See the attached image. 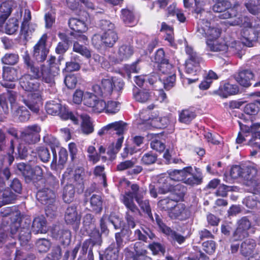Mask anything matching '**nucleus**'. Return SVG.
<instances>
[{
  "instance_id": "1",
  "label": "nucleus",
  "mask_w": 260,
  "mask_h": 260,
  "mask_svg": "<svg viewBox=\"0 0 260 260\" xmlns=\"http://www.w3.org/2000/svg\"><path fill=\"white\" fill-rule=\"evenodd\" d=\"M99 80L101 81V86L94 85L92 87L93 91L96 94L105 98L111 96L112 99L119 96V92L124 86L122 80H114L113 77L106 72L101 73Z\"/></svg>"
},
{
  "instance_id": "2",
  "label": "nucleus",
  "mask_w": 260,
  "mask_h": 260,
  "mask_svg": "<svg viewBox=\"0 0 260 260\" xmlns=\"http://www.w3.org/2000/svg\"><path fill=\"white\" fill-rule=\"evenodd\" d=\"M100 27L104 31L102 35L95 34L92 38V44L99 50H105L106 47H112L118 39L114 23L108 20H101Z\"/></svg>"
},
{
  "instance_id": "3",
  "label": "nucleus",
  "mask_w": 260,
  "mask_h": 260,
  "mask_svg": "<svg viewBox=\"0 0 260 260\" xmlns=\"http://www.w3.org/2000/svg\"><path fill=\"white\" fill-rule=\"evenodd\" d=\"M95 219L91 214H86L83 218V225L87 232L93 230L90 233V238L83 243L81 253L82 255L88 252V260H93L92 248L95 246H100L102 243L101 235L99 230L94 229Z\"/></svg>"
},
{
  "instance_id": "4",
  "label": "nucleus",
  "mask_w": 260,
  "mask_h": 260,
  "mask_svg": "<svg viewBox=\"0 0 260 260\" xmlns=\"http://www.w3.org/2000/svg\"><path fill=\"white\" fill-rule=\"evenodd\" d=\"M231 25H240L244 28L241 32L242 43L247 47H252L253 42H255L258 37L257 31L251 27L249 19L247 17L239 15L233 20L229 22Z\"/></svg>"
},
{
  "instance_id": "5",
  "label": "nucleus",
  "mask_w": 260,
  "mask_h": 260,
  "mask_svg": "<svg viewBox=\"0 0 260 260\" xmlns=\"http://www.w3.org/2000/svg\"><path fill=\"white\" fill-rule=\"evenodd\" d=\"M242 178L248 191H260V168L255 164L243 166Z\"/></svg>"
},
{
  "instance_id": "6",
  "label": "nucleus",
  "mask_w": 260,
  "mask_h": 260,
  "mask_svg": "<svg viewBox=\"0 0 260 260\" xmlns=\"http://www.w3.org/2000/svg\"><path fill=\"white\" fill-rule=\"evenodd\" d=\"M185 53L187 58L185 62V72L191 75H197L201 71L200 64L203 58L191 47L186 46Z\"/></svg>"
},
{
  "instance_id": "7",
  "label": "nucleus",
  "mask_w": 260,
  "mask_h": 260,
  "mask_svg": "<svg viewBox=\"0 0 260 260\" xmlns=\"http://www.w3.org/2000/svg\"><path fill=\"white\" fill-rule=\"evenodd\" d=\"M221 29L218 27L211 25L207 20L200 18L198 22L197 35L199 37L206 38V41H215L220 37Z\"/></svg>"
},
{
  "instance_id": "8",
  "label": "nucleus",
  "mask_w": 260,
  "mask_h": 260,
  "mask_svg": "<svg viewBox=\"0 0 260 260\" xmlns=\"http://www.w3.org/2000/svg\"><path fill=\"white\" fill-rule=\"evenodd\" d=\"M47 113L52 115H59L63 119H71L74 123L78 122V118L71 112H69L59 102L55 101L48 102L46 104Z\"/></svg>"
},
{
  "instance_id": "9",
  "label": "nucleus",
  "mask_w": 260,
  "mask_h": 260,
  "mask_svg": "<svg viewBox=\"0 0 260 260\" xmlns=\"http://www.w3.org/2000/svg\"><path fill=\"white\" fill-rule=\"evenodd\" d=\"M36 197L42 204L48 205L45 209L47 216H49V214H51L50 210L53 212L55 211L56 208L53 205L56 199L55 190L47 187H44L37 192Z\"/></svg>"
},
{
  "instance_id": "10",
  "label": "nucleus",
  "mask_w": 260,
  "mask_h": 260,
  "mask_svg": "<svg viewBox=\"0 0 260 260\" xmlns=\"http://www.w3.org/2000/svg\"><path fill=\"white\" fill-rule=\"evenodd\" d=\"M207 48L208 50L213 52H219L224 53L229 51L232 53L236 54L240 50V43L234 41L231 43V46H229L224 40H216L215 41H206Z\"/></svg>"
},
{
  "instance_id": "11",
  "label": "nucleus",
  "mask_w": 260,
  "mask_h": 260,
  "mask_svg": "<svg viewBox=\"0 0 260 260\" xmlns=\"http://www.w3.org/2000/svg\"><path fill=\"white\" fill-rule=\"evenodd\" d=\"M230 4L225 0L218 1L212 7L213 11L219 14L218 17L220 19H231L233 20L239 16L234 8H229Z\"/></svg>"
},
{
  "instance_id": "12",
  "label": "nucleus",
  "mask_w": 260,
  "mask_h": 260,
  "mask_svg": "<svg viewBox=\"0 0 260 260\" xmlns=\"http://www.w3.org/2000/svg\"><path fill=\"white\" fill-rule=\"evenodd\" d=\"M21 101L32 112L38 113L42 106V98L40 91L28 93L21 96Z\"/></svg>"
},
{
  "instance_id": "13",
  "label": "nucleus",
  "mask_w": 260,
  "mask_h": 260,
  "mask_svg": "<svg viewBox=\"0 0 260 260\" xmlns=\"http://www.w3.org/2000/svg\"><path fill=\"white\" fill-rule=\"evenodd\" d=\"M41 131V127L37 124L28 126L21 132V139L28 144H36L40 140Z\"/></svg>"
},
{
  "instance_id": "14",
  "label": "nucleus",
  "mask_w": 260,
  "mask_h": 260,
  "mask_svg": "<svg viewBox=\"0 0 260 260\" xmlns=\"http://www.w3.org/2000/svg\"><path fill=\"white\" fill-rule=\"evenodd\" d=\"M155 219L159 230L173 241L177 242L179 244H181L185 241V237L175 231H173L170 227L167 226L163 222L161 217L157 214H155Z\"/></svg>"
},
{
  "instance_id": "15",
  "label": "nucleus",
  "mask_w": 260,
  "mask_h": 260,
  "mask_svg": "<svg viewBox=\"0 0 260 260\" xmlns=\"http://www.w3.org/2000/svg\"><path fill=\"white\" fill-rule=\"evenodd\" d=\"M18 78V71L14 68L4 67L3 69V78L1 85L9 89H13L15 87L14 81Z\"/></svg>"
},
{
  "instance_id": "16",
  "label": "nucleus",
  "mask_w": 260,
  "mask_h": 260,
  "mask_svg": "<svg viewBox=\"0 0 260 260\" xmlns=\"http://www.w3.org/2000/svg\"><path fill=\"white\" fill-rule=\"evenodd\" d=\"M47 36L43 35L34 47L33 56L38 62L46 60L49 53L46 47Z\"/></svg>"
},
{
  "instance_id": "17",
  "label": "nucleus",
  "mask_w": 260,
  "mask_h": 260,
  "mask_svg": "<svg viewBox=\"0 0 260 260\" xmlns=\"http://www.w3.org/2000/svg\"><path fill=\"white\" fill-rule=\"evenodd\" d=\"M17 92L13 90H8L0 97V109H2L5 114H8L9 111L8 103L10 104L11 110L16 105Z\"/></svg>"
},
{
  "instance_id": "18",
  "label": "nucleus",
  "mask_w": 260,
  "mask_h": 260,
  "mask_svg": "<svg viewBox=\"0 0 260 260\" xmlns=\"http://www.w3.org/2000/svg\"><path fill=\"white\" fill-rule=\"evenodd\" d=\"M193 172L191 167H186V175H185V183L190 185H198L203 181V175L199 168H195Z\"/></svg>"
},
{
  "instance_id": "19",
  "label": "nucleus",
  "mask_w": 260,
  "mask_h": 260,
  "mask_svg": "<svg viewBox=\"0 0 260 260\" xmlns=\"http://www.w3.org/2000/svg\"><path fill=\"white\" fill-rule=\"evenodd\" d=\"M36 80V79L31 77L30 74H26L20 78L19 84L22 89L25 91H39L40 83Z\"/></svg>"
},
{
  "instance_id": "20",
  "label": "nucleus",
  "mask_w": 260,
  "mask_h": 260,
  "mask_svg": "<svg viewBox=\"0 0 260 260\" xmlns=\"http://www.w3.org/2000/svg\"><path fill=\"white\" fill-rule=\"evenodd\" d=\"M126 125L127 124L122 121L113 122L101 129L98 132V134L102 136L108 132L111 134L115 132V133L118 135H122L126 129Z\"/></svg>"
},
{
  "instance_id": "21",
  "label": "nucleus",
  "mask_w": 260,
  "mask_h": 260,
  "mask_svg": "<svg viewBox=\"0 0 260 260\" xmlns=\"http://www.w3.org/2000/svg\"><path fill=\"white\" fill-rule=\"evenodd\" d=\"M30 19V11L28 9H25L24 10L23 21L21 26L20 32L21 35L26 40L30 37V36L31 35L35 30V26L29 23V21Z\"/></svg>"
},
{
  "instance_id": "22",
  "label": "nucleus",
  "mask_w": 260,
  "mask_h": 260,
  "mask_svg": "<svg viewBox=\"0 0 260 260\" xmlns=\"http://www.w3.org/2000/svg\"><path fill=\"white\" fill-rule=\"evenodd\" d=\"M64 219L68 224H75L74 227L75 230L79 229L81 215L78 213L76 206L72 205L67 208L65 213Z\"/></svg>"
},
{
  "instance_id": "23",
  "label": "nucleus",
  "mask_w": 260,
  "mask_h": 260,
  "mask_svg": "<svg viewBox=\"0 0 260 260\" xmlns=\"http://www.w3.org/2000/svg\"><path fill=\"white\" fill-rule=\"evenodd\" d=\"M75 115L78 118V122L74 123L75 124H78L79 120L81 121V131L82 133L85 135H89L93 133L94 131V126L90 117L88 115L76 113Z\"/></svg>"
},
{
  "instance_id": "24",
  "label": "nucleus",
  "mask_w": 260,
  "mask_h": 260,
  "mask_svg": "<svg viewBox=\"0 0 260 260\" xmlns=\"http://www.w3.org/2000/svg\"><path fill=\"white\" fill-rule=\"evenodd\" d=\"M254 74L250 70H242L235 75L237 82L241 86L248 87L251 84V80L253 79Z\"/></svg>"
},
{
  "instance_id": "25",
  "label": "nucleus",
  "mask_w": 260,
  "mask_h": 260,
  "mask_svg": "<svg viewBox=\"0 0 260 260\" xmlns=\"http://www.w3.org/2000/svg\"><path fill=\"white\" fill-rule=\"evenodd\" d=\"M171 218L184 220L190 216V211L183 204H176L173 210L170 212Z\"/></svg>"
},
{
  "instance_id": "26",
  "label": "nucleus",
  "mask_w": 260,
  "mask_h": 260,
  "mask_svg": "<svg viewBox=\"0 0 260 260\" xmlns=\"http://www.w3.org/2000/svg\"><path fill=\"white\" fill-rule=\"evenodd\" d=\"M31 223V220L28 216H24L22 218L20 216L19 219H14V221L12 222L10 225V234L11 235H15L19 228H27L30 229V225Z\"/></svg>"
},
{
  "instance_id": "27",
  "label": "nucleus",
  "mask_w": 260,
  "mask_h": 260,
  "mask_svg": "<svg viewBox=\"0 0 260 260\" xmlns=\"http://www.w3.org/2000/svg\"><path fill=\"white\" fill-rule=\"evenodd\" d=\"M14 5L13 0H7L0 4V26L11 14Z\"/></svg>"
},
{
  "instance_id": "28",
  "label": "nucleus",
  "mask_w": 260,
  "mask_h": 260,
  "mask_svg": "<svg viewBox=\"0 0 260 260\" xmlns=\"http://www.w3.org/2000/svg\"><path fill=\"white\" fill-rule=\"evenodd\" d=\"M54 238L58 240L63 245H68L71 240V233L67 229H59L56 227L53 232Z\"/></svg>"
},
{
  "instance_id": "29",
  "label": "nucleus",
  "mask_w": 260,
  "mask_h": 260,
  "mask_svg": "<svg viewBox=\"0 0 260 260\" xmlns=\"http://www.w3.org/2000/svg\"><path fill=\"white\" fill-rule=\"evenodd\" d=\"M147 189L146 188L140 187L137 184H133L131 186V190L126 192L123 196H126L132 198L133 200L135 199L136 201H138L140 199H143L146 194Z\"/></svg>"
},
{
  "instance_id": "30",
  "label": "nucleus",
  "mask_w": 260,
  "mask_h": 260,
  "mask_svg": "<svg viewBox=\"0 0 260 260\" xmlns=\"http://www.w3.org/2000/svg\"><path fill=\"white\" fill-rule=\"evenodd\" d=\"M32 232L37 234L45 233L47 232L46 221L43 216H38L34 218L31 226Z\"/></svg>"
},
{
  "instance_id": "31",
  "label": "nucleus",
  "mask_w": 260,
  "mask_h": 260,
  "mask_svg": "<svg viewBox=\"0 0 260 260\" xmlns=\"http://www.w3.org/2000/svg\"><path fill=\"white\" fill-rule=\"evenodd\" d=\"M13 118L20 122H25L30 118V112L23 106H19L15 110H12Z\"/></svg>"
},
{
  "instance_id": "32",
  "label": "nucleus",
  "mask_w": 260,
  "mask_h": 260,
  "mask_svg": "<svg viewBox=\"0 0 260 260\" xmlns=\"http://www.w3.org/2000/svg\"><path fill=\"white\" fill-rule=\"evenodd\" d=\"M44 66L41 69V77L43 80L47 83L52 85L54 83V77L58 74L59 68H55L53 70L51 69H44Z\"/></svg>"
},
{
  "instance_id": "33",
  "label": "nucleus",
  "mask_w": 260,
  "mask_h": 260,
  "mask_svg": "<svg viewBox=\"0 0 260 260\" xmlns=\"http://www.w3.org/2000/svg\"><path fill=\"white\" fill-rule=\"evenodd\" d=\"M170 179L167 178L162 182V184L158 187V193L160 194H166L171 192L177 189H182V191L185 190V187L181 185H177L175 186L171 185L170 183Z\"/></svg>"
},
{
  "instance_id": "34",
  "label": "nucleus",
  "mask_w": 260,
  "mask_h": 260,
  "mask_svg": "<svg viewBox=\"0 0 260 260\" xmlns=\"http://www.w3.org/2000/svg\"><path fill=\"white\" fill-rule=\"evenodd\" d=\"M11 236L13 238L18 237L21 245L24 246L30 239V230L27 228H19L17 233L14 235H11Z\"/></svg>"
},
{
  "instance_id": "35",
  "label": "nucleus",
  "mask_w": 260,
  "mask_h": 260,
  "mask_svg": "<svg viewBox=\"0 0 260 260\" xmlns=\"http://www.w3.org/2000/svg\"><path fill=\"white\" fill-rule=\"evenodd\" d=\"M134 53V49L129 45H122L119 47L117 56L120 61H123L129 58Z\"/></svg>"
},
{
  "instance_id": "36",
  "label": "nucleus",
  "mask_w": 260,
  "mask_h": 260,
  "mask_svg": "<svg viewBox=\"0 0 260 260\" xmlns=\"http://www.w3.org/2000/svg\"><path fill=\"white\" fill-rule=\"evenodd\" d=\"M68 24L71 29L78 32H84L87 30L85 22L83 20L78 18H72L70 19Z\"/></svg>"
},
{
  "instance_id": "37",
  "label": "nucleus",
  "mask_w": 260,
  "mask_h": 260,
  "mask_svg": "<svg viewBox=\"0 0 260 260\" xmlns=\"http://www.w3.org/2000/svg\"><path fill=\"white\" fill-rule=\"evenodd\" d=\"M256 244L253 239H248L243 241L241 245V252L245 256H250L253 253Z\"/></svg>"
},
{
  "instance_id": "38",
  "label": "nucleus",
  "mask_w": 260,
  "mask_h": 260,
  "mask_svg": "<svg viewBox=\"0 0 260 260\" xmlns=\"http://www.w3.org/2000/svg\"><path fill=\"white\" fill-rule=\"evenodd\" d=\"M259 191H250L252 194L246 198L244 201V203L248 208L253 209L258 204H260V194L257 193Z\"/></svg>"
},
{
  "instance_id": "39",
  "label": "nucleus",
  "mask_w": 260,
  "mask_h": 260,
  "mask_svg": "<svg viewBox=\"0 0 260 260\" xmlns=\"http://www.w3.org/2000/svg\"><path fill=\"white\" fill-rule=\"evenodd\" d=\"M186 172V167L182 170H174L168 172L169 175L168 178L170 180L175 181H182L185 183V175Z\"/></svg>"
},
{
  "instance_id": "40",
  "label": "nucleus",
  "mask_w": 260,
  "mask_h": 260,
  "mask_svg": "<svg viewBox=\"0 0 260 260\" xmlns=\"http://www.w3.org/2000/svg\"><path fill=\"white\" fill-rule=\"evenodd\" d=\"M16 194L11 191L9 187L5 189L3 191L2 198H1L0 203L2 204L1 206L14 203L16 199Z\"/></svg>"
},
{
  "instance_id": "41",
  "label": "nucleus",
  "mask_w": 260,
  "mask_h": 260,
  "mask_svg": "<svg viewBox=\"0 0 260 260\" xmlns=\"http://www.w3.org/2000/svg\"><path fill=\"white\" fill-rule=\"evenodd\" d=\"M119 250L115 244H111L105 251L104 258L106 260H118Z\"/></svg>"
},
{
  "instance_id": "42",
  "label": "nucleus",
  "mask_w": 260,
  "mask_h": 260,
  "mask_svg": "<svg viewBox=\"0 0 260 260\" xmlns=\"http://www.w3.org/2000/svg\"><path fill=\"white\" fill-rule=\"evenodd\" d=\"M121 201L127 208L126 212H131V213H140V211L134 202L132 198L126 196H122Z\"/></svg>"
},
{
  "instance_id": "43",
  "label": "nucleus",
  "mask_w": 260,
  "mask_h": 260,
  "mask_svg": "<svg viewBox=\"0 0 260 260\" xmlns=\"http://www.w3.org/2000/svg\"><path fill=\"white\" fill-rule=\"evenodd\" d=\"M1 215L2 217L11 216L12 220L14 221V219H19L20 218V212L16 210L14 207H6L1 209L0 211Z\"/></svg>"
},
{
  "instance_id": "44",
  "label": "nucleus",
  "mask_w": 260,
  "mask_h": 260,
  "mask_svg": "<svg viewBox=\"0 0 260 260\" xmlns=\"http://www.w3.org/2000/svg\"><path fill=\"white\" fill-rule=\"evenodd\" d=\"M176 204L177 203L174 200L167 198L159 200L157 205L161 210L171 212Z\"/></svg>"
},
{
  "instance_id": "45",
  "label": "nucleus",
  "mask_w": 260,
  "mask_h": 260,
  "mask_svg": "<svg viewBox=\"0 0 260 260\" xmlns=\"http://www.w3.org/2000/svg\"><path fill=\"white\" fill-rule=\"evenodd\" d=\"M75 190L74 186L72 184L66 185L62 193V199L66 203H71L74 199Z\"/></svg>"
},
{
  "instance_id": "46",
  "label": "nucleus",
  "mask_w": 260,
  "mask_h": 260,
  "mask_svg": "<svg viewBox=\"0 0 260 260\" xmlns=\"http://www.w3.org/2000/svg\"><path fill=\"white\" fill-rule=\"evenodd\" d=\"M90 210L95 213H99L102 210V201L100 196L93 194L90 199Z\"/></svg>"
},
{
  "instance_id": "47",
  "label": "nucleus",
  "mask_w": 260,
  "mask_h": 260,
  "mask_svg": "<svg viewBox=\"0 0 260 260\" xmlns=\"http://www.w3.org/2000/svg\"><path fill=\"white\" fill-rule=\"evenodd\" d=\"M196 116L195 113L190 110H183L179 113V120L181 123L188 124L196 117Z\"/></svg>"
},
{
  "instance_id": "48",
  "label": "nucleus",
  "mask_w": 260,
  "mask_h": 260,
  "mask_svg": "<svg viewBox=\"0 0 260 260\" xmlns=\"http://www.w3.org/2000/svg\"><path fill=\"white\" fill-rule=\"evenodd\" d=\"M19 24L16 18L10 19L5 26V32L9 35L14 34L18 29Z\"/></svg>"
},
{
  "instance_id": "49",
  "label": "nucleus",
  "mask_w": 260,
  "mask_h": 260,
  "mask_svg": "<svg viewBox=\"0 0 260 260\" xmlns=\"http://www.w3.org/2000/svg\"><path fill=\"white\" fill-rule=\"evenodd\" d=\"M158 69L159 71L164 74L171 75L175 74L174 68L173 65L169 62L168 59L158 64Z\"/></svg>"
},
{
  "instance_id": "50",
  "label": "nucleus",
  "mask_w": 260,
  "mask_h": 260,
  "mask_svg": "<svg viewBox=\"0 0 260 260\" xmlns=\"http://www.w3.org/2000/svg\"><path fill=\"white\" fill-rule=\"evenodd\" d=\"M244 111L248 115H255L260 111V101L247 104L244 107Z\"/></svg>"
},
{
  "instance_id": "51",
  "label": "nucleus",
  "mask_w": 260,
  "mask_h": 260,
  "mask_svg": "<svg viewBox=\"0 0 260 260\" xmlns=\"http://www.w3.org/2000/svg\"><path fill=\"white\" fill-rule=\"evenodd\" d=\"M83 3L88 8L94 9L93 4L88 0H66L68 7L72 10H75L78 8L79 2Z\"/></svg>"
},
{
  "instance_id": "52",
  "label": "nucleus",
  "mask_w": 260,
  "mask_h": 260,
  "mask_svg": "<svg viewBox=\"0 0 260 260\" xmlns=\"http://www.w3.org/2000/svg\"><path fill=\"white\" fill-rule=\"evenodd\" d=\"M36 247L40 252H46L50 249L51 243L45 238H40L36 242Z\"/></svg>"
},
{
  "instance_id": "53",
  "label": "nucleus",
  "mask_w": 260,
  "mask_h": 260,
  "mask_svg": "<svg viewBox=\"0 0 260 260\" xmlns=\"http://www.w3.org/2000/svg\"><path fill=\"white\" fill-rule=\"evenodd\" d=\"M45 183V187H49L55 190L59 187L58 180L50 173L47 174Z\"/></svg>"
},
{
  "instance_id": "54",
  "label": "nucleus",
  "mask_w": 260,
  "mask_h": 260,
  "mask_svg": "<svg viewBox=\"0 0 260 260\" xmlns=\"http://www.w3.org/2000/svg\"><path fill=\"white\" fill-rule=\"evenodd\" d=\"M245 5L252 14L256 15L260 11V0H249Z\"/></svg>"
},
{
  "instance_id": "55",
  "label": "nucleus",
  "mask_w": 260,
  "mask_h": 260,
  "mask_svg": "<svg viewBox=\"0 0 260 260\" xmlns=\"http://www.w3.org/2000/svg\"><path fill=\"white\" fill-rule=\"evenodd\" d=\"M38 156L43 162H47L49 161L51 155L49 149L45 147L41 146L37 148Z\"/></svg>"
},
{
  "instance_id": "56",
  "label": "nucleus",
  "mask_w": 260,
  "mask_h": 260,
  "mask_svg": "<svg viewBox=\"0 0 260 260\" xmlns=\"http://www.w3.org/2000/svg\"><path fill=\"white\" fill-rule=\"evenodd\" d=\"M121 13V17L125 24L128 25L134 24L135 20L133 12L128 9H123Z\"/></svg>"
},
{
  "instance_id": "57",
  "label": "nucleus",
  "mask_w": 260,
  "mask_h": 260,
  "mask_svg": "<svg viewBox=\"0 0 260 260\" xmlns=\"http://www.w3.org/2000/svg\"><path fill=\"white\" fill-rule=\"evenodd\" d=\"M136 202L138 204L141 209L147 214L148 216L151 220L153 221L154 219L151 213V210L149 200H143V199H140L138 201Z\"/></svg>"
},
{
  "instance_id": "58",
  "label": "nucleus",
  "mask_w": 260,
  "mask_h": 260,
  "mask_svg": "<svg viewBox=\"0 0 260 260\" xmlns=\"http://www.w3.org/2000/svg\"><path fill=\"white\" fill-rule=\"evenodd\" d=\"M97 95L90 92H85L83 98L84 105L92 108L98 99Z\"/></svg>"
},
{
  "instance_id": "59",
  "label": "nucleus",
  "mask_w": 260,
  "mask_h": 260,
  "mask_svg": "<svg viewBox=\"0 0 260 260\" xmlns=\"http://www.w3.org/2000/svg\"><path fill=\"white\" fill-rule=\"evenodd\" d=\"M157 156L156 154L149 152L145 153L141 158L142 164L145 165H150L154 164L157 160Z\"/></svg>"
},
{
  "instance_id": "60",
  "label": "nucleus",
  "mask_w": 260,
  "mask_h": 260,
  "mask_svg": "<svg viewBox=\"0 0 260 260\" xmlns=\"http://www.w3.org/2000/svg\"><path fill=\"white\" fill-rule=\"evenodd\" d=\"M108 221L113 224L116 230L120 229L123 224L122 218L115 213H111L109 215Z\"/></svg>"
},
{
  "instance_id": "61",
  "label": "nucleus",
  "mask_w": 260,
  "mask_h": 260,
  "mask_svg": "<svg viewBox=\"0 0 260 260\" xmlns=\"http://www.w3.org/2000/svg\"><path fill=\"white\" fill-rule=\"evenodd\" d=\"M106 107L105 112L108 114H115L120 109L119 103L113 101H109L106 103Z\"/></svg>"
},
{
  "instance_id": "62",
  "label": "nucleus",
  "mask_w": 260,
  "mask_h": 260,
  "mask_svg": "<svg viewBox=\"0 0 260 260\" xmlns=\"http://www.w3.org/2000/svg\"><path fill=\"white\" fill-rule=\"evenodd\" d=\"M251 226V221L247 216L243 217L237 221V227L245 232H249Z\"/></svg>"
},
{
  "instance_id": "63",
  "label": "nucleus",
  "mask_w": 260,
  "mask_h": 260,
  "mask_svg": "<svg viewBox=\"0 0 260 260\" xmlns=\"http://www.w3.org/2000/svg\"><path fill=\"white\" fill-rule=\"evenodd\" d=\"M19 59L17 54L14 53H7L2 58L3 63L8 65H14L16 64Z\"/></svg>"
},
{
  "instance_id": "64",
  "label": "nucleus",
  "mask_w": 260,
  "mask_h": 260,
  "mask_svg": "<svg viewBox=\"0 0 260 260\" xmlns=\"http://www.w3.org/2000/svg\"><path fill=\"white\" fill-rule=\"evenodd\" d=\"M248 236L249 232H245L237 227L235 231L233 233L231 237V241H240L245 238L248 237Z\"/></svg>"
}]
</instances>
